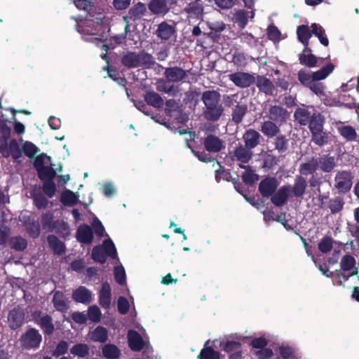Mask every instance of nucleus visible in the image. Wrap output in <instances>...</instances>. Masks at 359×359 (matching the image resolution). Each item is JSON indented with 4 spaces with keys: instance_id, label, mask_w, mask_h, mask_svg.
Returning a JSON list of instances; mask_svg holds the SVG:
<instances>
[{
    "instance_id": "nucleus-8",
    "label": "nucleus",
    "mask_w": 359,
    "mask_h": 359,
    "mask_svg": "<svg viewBox=\"0 0 359 359\" xmlns=\"http://www.w3.org/2000/svg\"><path fill=\"white\" fill-rule=\"evenodd\" d=\"M291 197V187L283 186L271 196V202L276 206L284 205Z\"/></svg>"
},
{
    "instance_id": "nucleus-26",
    "label": "nucleus",
    "mask_w": 359,
    "mask_h": 359,
    "mask_svg": "<svg viewBox=\"0 0 359 359\" xmlns=\"http://www.w3.org/2000/svg\"><path fill=\"white\" fill-rule=\"evenodd\" d=\"M32 198L34 205L39 208H45L48 204V200L41 192V187L35 186L32 191Z\"/></svg>"
},
{
    "instance_id": "nucleus-5",
    "label": "nucleus",
    "mask_w": 359,
    "mask_h": 359,
    "mask_svg": "<svg viewBox=\"0 0 359 359\" xmlns=\"http://www.w3.org/2000/svg\"><path fill=\"white\" fill-rule=\"evenodd\" d=\"M42 337L34 328L28 330L20 339L22 346L25 348H38L41 342Z\"/></svg>"
},
{
    "instance_id": "nucleus-7",
    "label": "nucleus",
    "mask_w": 359,
    "mask_h": 359,
    "mask_svg": "<svg viewBox=\"0 0 359 359\" xmlns=\"http://www.w3.org/2000/svg\"><path fill=\"white\" fill-rule=\"evenodd\" d=\"M353 176L350 172H338L335 177V187L339 192H346L352 187Z\"/></svg>"
},
{
    "instance_id": "nucleus-17",
    "label": "nucleus",
    "mask_w": 359,
    "mask_h": 359,
    "mask_svg": "<svg viewBox=\"0 0 359 359\" xmlns=\"http://www.w3.org/2000/svg\"><path fill=\"white\" fill-rule=\"evenodd\" d=\"M252 156L251 149L243 145L238 146L233 152V158L243 163H248L251 159Z\"/></svg>"
},
{
    "instance_id": "nucleus-31",
    "label": "nucleus",
    "mask_w": 359,
    "mask_h": 359,
    "mask_svg": "<svg viewBox=\"0 0 359 359\" xmlns=\"http://www.w3.org/2000/svg\"><path fill=\"white\" fill-rule=\"evenodd\" d=\"M53 302L55 308L57 311L65 312L68 309L67 301L62 292H56L53 296Z\"/></svg>"
},
{
    "instance_id": "nucleus-50",
    "label": "nucleus",
    "mask_w": 359,
    "mask_h": 359,
    "mask_svg": "<svg viewBox=\"0 0 359 359\" xmlns=\"http://www.w3.org/2000/svg\"><path fill=\"white\" fill-rule=\"evenodd\" d=\"M51 158L45 154H41L36 157L34 161V166L36 170L48 165H50Z\"/></svg>"
},
{
    "instance_id": "nucleus-9",
    "label": "nucleus",
    "mask_w": 359,
    "mask_h": 359,
    "mask_svg": "<svg viewBox=\"0 0 359 359\" xmlns=\"http://www.w3.org/2000/svg\"><path fill=\"white\" fill-rule=\"evenodd\" d=\"M204 146L208 151L217 153L224 149L225 144L218 137L209 135L204 140Z\"/></svg>"
},
{
    "instance_id": "nucleus-51",
    "label": "nucleus",
    "mask_w": 359,
    "mask_h": 359,
    "mask_svg": "<svg viewBox=\"0 0 359 359\" xmlns=\"http://www.w3.org/2000/svg\"><path fill=\"white\" fill-rule=\"evenodd\" d=\"M312 141L318 146H323L327 142V134L323 130L311 132Z\"/></svg>"
},
{
    "instance_id": "nucleus-2",
    "label": "nucleus",
    "mask_w": 359,
    "mask_h": 359,
    "mask_svg": "<svg viewBox=\"0 0 359 359\" xmlns=\"http://www.w3.org/2000/svg\"><path fill=\"white\" fill-rule=\"evenodd\" d=\"M122 64L128 68H135L141 67L148 69L154 65V60L152 56L144 52L135 53L129 52L122 57Z\"/></svg>"
},
{
    "instance_id": "nucleus-43",
    "label": "nucleus",
    "mask_w": 359,
    "mask_h": 359,
    "mask_svg": "<svg viewBox=\"0 0 359 359\" xmlns=\"http://www.w3.org/2000/svg\"><path fill=\"white\" fill-rule=\"evenodd\" d=\"M48 243L55 253L60 255L64 252L65 245L56 236H49L48 237Z\"/></svg>"
},
{
    "instance_id": "nucleus-18",
    "label": "nucleus",
    "mask_w": 359,
    "mask_h": 359,
    "mask_svg": "<svg viewBox=\"0 0 359 359\" xmlns=\"http://www.w3.org/2000/svg\"><path fill=\"white\" fill-rule=\"evenodd\" d=\"M76 237L81 243H90L93 238L92 229L88 225L80 226L77 229Z\"/></svg>"
},
{
    "instance_id": "nucleus-27",
    "label": "nucleus",
    "mask_w": 359,
    "mask_h": 359,
    "mask_svg": "<svg viewBox=\"0 0 359 359\" xmlns=\"http://www.w3.org/2000/svg\"><path fill=\"white\" fill-rule=\"evenodd\" d=\"M259 133L256 130H247L243 135L245 147L250 149L255 147L259 144Z\"/></svg>"
},
{
    "instance_id": "nucleus-34",
    "label": "nucleus",
    "mask_w": 359,
    "mask_h": 359,
    "mask_svg": "<svg viewBox=\"0 0 359 359\" xmlns=\"http://www.w3.org/2000/svg\"><path fill=\"white\" fill-rule=\"evenodd\" d=\"M309 123V129L311 133L323 130L324 120L319 112L313 113Z\"/></svg>"
},
{
    "instance_id": "nucleus-12",
    "label": "nucleus",
    "mask_w": 359,
    "mask_h": 359,
    "mask_svg": "<svg viewBox=\"0 0 359 359\" xmlns=\"http://www.w3.org/2000/svg\"><path fill=\"white\" fill-rule=\"evenodd\" d=\"M164 74L167 81L172 83L180 82L187 76L186 71L177 67L167 68Z\"/></svg>"
},
{
    "instance_id": "nucleus-22",
    "label": "nucleus",
    "mask_w": 359,
    "mask_h": 359,
    "mask_svg": "<svg viewBox=\"0 0 359 359\" xmlns=\"http://www.w3.org/2000/svg\"><path fill=\"white\" fill-rule=\"evenodd\" d=\"M223 113V107L218 104L214 106L205 107L204 115L206 119L212 121H217Z\"/></svg>"
},
{
    "instance_id": "nucleus-25",
    "label": "nucleus",
    "mask_w": 359,
    "mask_h": 359,
    "mask_svg": "<svg viewBox=\"0 0 359 359\" xmlns=\"http://www.w3.org/2000/svg\"><path fill=\"white\" fill-rule=\"evenodd\" d=\"M100 304L105 309L109 308L111 304V287L107 283L102 285L100 292Z\"/></svg>"
},
{
    "instance_id": "nucleus-54",
    "label": "nucleus",
    "mask_w": 359,
    "mask_h": 359,
    "mask_svg": "<svg viewBox=\"0 0 359 359\" xmlns=\"http://www.w3.org/2000/svg\"><path fill=\"white\" fill-rule=\"evenodd\" d=\"M10 245L16 250H23L26 248L27 241L20 236H16L11 239Z\"/></svg>"
},
{
    "instance_id": "nucleus-46",
    "label": "nucleus",
    "mask_w": 359,
    "mask_h": 359,
    "mask_svg": "<svg viewBox=\"0 0 359 359\" xmlns=\"http://www.w3.org/2000/svg\"><path fill=\"white\" fill-rule=\"evenodd\" d=\"M306 48L307 47H306L303 53L299 55V60L302 65L313 67L316 66L318 58L313 54L309 53H306Z\"/></svg>"
},
{
    "instance_id": "nucleus-3",
    "label": "nucleus",
    "mask_w": 359,
    "mask_h": 359,
    "mask_svg": "<svg viewBox=\"0 0 359 359\" xmlns=\"http://www.w3.org/2000/svg\"><path fill=\"white\" fill-rule=\"evenodd\" d=\"M355 265V260L351 255H346L342 257L340 262L341 269L335 272V276L339 285H344V283L351 276L358 273Z\"/></svg>"
},
{
    "instance_id": "nucleus-10",
    "label": "nucleus",
    "mask_w": 359,
    "mask_h": 359,
    "mask_svg": "<svg viewBox=\"0 0 359 359\" xmlns=\"http://www.w3.org/2000/svg\"><path fill=\"white\" fill-rule=\"evenodd\" d=\"M309 88L321 99L325 104L332 106L336 103V101L328 98L329 95L325 91L323 83L313 81L309 86Z\"/></svg>"
},
{
    "instance_id": "nucleus-21",
    "label": "nucleus",
    "mask_w": 359,
    "mask_h": 359,
    "mask_svg": "<svg viewBox=\"0 0 359 359\" xmlns=\"http://www.w3.org/2000/svg\"><path fill=\"white\" fill-rule=\"evenodd\" d=\"M306 181L302 177H297L294 180V184L291 187V197H301L302 196L306 190Z\"/></svg>"
},
{
    "instance_id": "nucleus-32",
    "label": "nucleus",
    "mask_w": 359,
    "mask_h": 359,
    "mask_svg": "<svg viewBox=\"0 0 359 359\" xmlns=\"http://www.w3.org/2000/svg\"><path fill=\"white\" fill-rule=\"evenodd\" d=\"M145 102L156 108H161L163 105V98L155 92H148L144 95Z\"/></svg>"
},
{
    "instance_id": "nucleus-14",
    "label": "nucleus",
    "mask_w": 359,
    "mask_h": 359,
    "mask_svg": "<svg viewBox=\"0 0 359 359\" xmlns=\"http://www.w3.org/2000/svg\"><path fill=\"white\" fill-rule=\"evenodd\" d=\"M313 113H316L312 107L307 108H299L294 114V116L301 125L306 126L311 120Z\"/></svg>"
},
{
    "instance_id": "nucleus-4",
    "label": "nucleus",
    "mask_w": 359,
    "mask_h": 359,
    "mask_svg": "<svg viewBox=\"0 0 359 359\" xmlns=\"http://www.w3.org/2000/svg\"><path fill=\"white\" fill-rule=\"evenodd\" d=\"M107 256L117 258L116 249L111 239L105 240L102 246L95 247L92 252L93 259L100 263L105 262Z\"/></svg>"
},
{
    "instance_id": "nucleus-11",
    "label": "nucleus",
    "mask_w": 359,
    "mask_h": 359,
    "mask_svg": "<svg viewBox=\"0 0 359 359\" xmlns=\"http://www.w3.org/2000/svg\"><path fill=\"white\" fill-rule=\"evenodd\" d=\"M279 355L283 359H300L301 355L297 353L296 349L286 343H280L277 344L276 347Z\"/></svg>"
},
{
    "instance_id": "nucleus-20",
    "label": "nucleus",
    "mask_w": 359,
    "mask_h": 359,
    "mask_svg": "<svg viewBox=\"0 0 359 359\" xmlns=\"http://www.w3.org/2000/svg\"><path fill=\"white\" fill-rule=\"evenodd\" d=\"M74 299L79 303L89 304L92 299L91 292L85 287L81 286L73 294Z\"/></svg>"
},
{
    "instance_id": "nucleus-42",
    "label": "nucleus",
    "mask_w": 359,
    "mask_h": 359,
    "mask_svg": "<svg viewBox=\"0 0 359 359\" xmlns=\"http://www.w3.org/2000/svg\"><path fill=\"white\" fill-rule=\"evenodd\" d=\"M339 134L347 141H354L357 137V133L354 128L351 126H344L338 128Z\"/></svg>"
},
{
    "instance_id": "nucleus-39",
    "label": "nucleus",
    "mask_w": 359,
    "mask_h": 359,
    "mask_svg": "<svg viewBox=\"0 0 359 359\" xmlns=\"http://www.w3.org/2000/svg\"><path fill=\"white\" fill-rule=\"evenodd\" d=\"M261 131L264 135L272 137L278 133L279 128L273 122L267 121L263 123Z\"/></svg>"
},
{
    "instance_id": "nucleus-40",
    "label": "nucleus",
    "mask_w": 359,
    "mask_h": 359,
    "mask_svg": "<svg viewBox=\"0 0 359 359\" xmlns=\"http://www.w3.org/2000/svg\"><path fill=\"white\" fill-rule=\"evenodd\" d=\"M311 27L312 28L311 33L318 38L321 44L325 46H327L329 41L327 38L324 36L325 33L324 28L316 23H313Z\"/></svg>"
},
{
    "instance_id": "nucleus-53",
    "label": "nucleus",
    "mask_w": 359,
    "mask_h": 359,
    "mask_svg": "<svg viewBox=\"0 0 359 359\" xmlns=\"http://www.w3.org/2000/svg\"><path fill=\"white\" fill-rule=\"evenodd\" d=\"M202 359H219V354L210 347H205L201 350L198 356Z\"/></svg>"
},
{
    "instance_id": "nucleus-48",
    "label": "nucleus",
    "mask_w": 359,
    "mask_h": 359,
    "mask_svg": "<svg viewBox=\"0 0 359 359\" xmlns=\"http://www.w3.org/2000/svg\"><path fill=\"white\" fill-rule=\"evenodd\" d=\"M7 149L8 157L11 156L15 161L22 156V150L15 140H11Z\"/></svg>"
},
{
    "instance_id": "nucleus-61",
    "label": "nucleus",
    "mask_w": 359,
    "mask_h": 359,
    "mask_svg": "<svg viewBox=\"0 0 359 359\" xmlns=\"http://www.w3.org/2000/svg\"><path fill=\"white\" fill-rule=\"evenodd\" d=\"M242 178L245 184H251L258 180V175L252 170L246 169L242 175Z\"/></svg>"
},
{
    "instance_id": "nucleus-44",
    "label": "nucleus",
    "mask_w": 359,
    "mask_h": 359,
    "mask_svg": "<svg viewBox=\"0 0 359 359\" xmlns=\"http://www.w3.org/2000/svg\"><path fill=\"white\" fill-rule=\"evenodd\" d=\"M20 142L22 143V150L27 156L32 158L39 152V148L32 142L23 141L22 139Z\"/></svg>"
},
{
    "instance_id": "nucleus-64",
    "label": "nucleus",
    "mask_w": 359,
    "mask_h": 359,
    "mask_svg": "<svg viewBox=\"0 0 359 359\" xmlns=\"http://www.w3.org/2000/svg\"><path fill=\"white\" fill-rule=\"evenodd\" d=\"M273 354V351L267 348H262L255 353V356L258 359H269Z\"/></svg>"
},
{
    "instance_id": "nucleus-58",
    "label": "nucleus",
    "mask_w": 359,
    "mask_h": 359,
    "mask_svg": "<svg viewBox=\"0 0 359 359\" xmlns=\"http://www.w3.org/2000/svg\"><path fill=\"white\" fill-rule=\"evenodd\" d=\"M332 248V239L330 237H324L318 243V249L323 253H327Z\"/></svg>"
},
{
    "instance_id": "nucleus-57",
    "label": "nucleus",
    "mask_w": 359,
    "mask_h": 359,
    "mask_svg": "<svg viewBox=\"0 0 359 359\" xmlns=\"http://www.w3.org/2000/svg\"><path fill=\"white\" fill-rule=\"evenodd\" d=\"M114 276L118 284L123 285L126 283V271L123 266H115Z\"/></svg>"
},
{
    "instance_id": "nucleus-37",
    "label": "nucleus",
    "mask_w": 359,
    "mask_h": 359,
    "mask_svg": "<svg viewBox=\"0 0 359 359\" xmlns=\"http://www.w3.org/2000/svg\"><path fill=\"white\" fill-rule=\"evenodd\" d=\"M318 168V158H312L308 162L301 165L299 172L301 174L308 175L314 172Z\"/></svg>"
},
{
    "instance_id": "nucleus-59",
    "label": "nucleus",
    "mask_w": 359,
    "mask_h": 359,
    "mask_svg": "<svg viewBox=\"0 0 359 359\" xmlns=\"http://www.w3.org/2000/svg\"><path fill=\"white\" fill-rule=\"evenodd\" d=\"M298 78L302 84L308 87L311 83L314 81L313 74H311L304 70H301L299 72Z\"/></svg>"
},
{
    "instance_id": "nucleus-6",
    "label": "nucleus",
    "mask_w": 359,
    "mask_h": 359,
    "mask_svg": "<svg viewBox=\"0 0 359 359\" xmlns=\"http://www.w3.org/2000/svg\"><path fill=\"white\" fill-rule=\"evenodd\" d=\"M229 78L236 86L242 88H248L255 82V78L252 74L243 72L231 74Z\"/></svg>"
},
{
    "instance_id": "nucleus-33",
    "label": "nucleus",
    "mask_w": 359,
    "mask_h": 359,
    "mask_svg": "<svg viewBox=\"0 0 359 359\" xmlns=\"http://www.w3.org/2000/svg\"><path fill=\"white\" fill-rule=\"evenodd\" d=\"M311 32L307 25H300L297 27V34L298 39L306 47L309 45V41L311 37Z\"/></svg>"
},
{
    "instance_id": "nucleus-1",
    "label": "nucleus",
    "mask_w": 359,
    "mask_h": 359,
    "mask_svg": "<svg viewBox=\"0 0 359 359\" xmlns=\"http://www.w3.org/2000/svg\"><path fill=\"white\" fill-rule=\"evenodd\" d=\"M109 19L102 13L96 16L89 14L88 16L77 23L76 29L87 41L102 43L104 34L109 30Z\"/></svg>"
},
{
    "instance_id": "nucleus-28",
    "label": "nucleus",
    "mask_w": 359,
    "mask_h": 359,
    "mask_svg": "<svg viewBox=\"0 0 359 359\" xmlns=\"http://www.w3.org/2000/svg\"><path fill=\"white\" fill-rule=\"evenodd\" d=\"M149 10L156 15H165L169 11V7L163 0H152L149 5Z\"/></svg>"
},
{
    "instance_id": "nucleus-63",
    "label": "nucleus",
    "mask_w": 359,
    "mask_h": 359,
    "mask_svg": "<svg viewBox=\"0 0 359 359\" xmlns=\"http://www.w3.org/2000/svg\"><path fill=\"white\" fill-rule=\"evenodd\" d=\"M268 337L265 335L255 338L251 341V346L255 348H264L268 344Z\"/></svg>"
},
{
    "instance_id": "nucleus-19",
    "label": "nucleus",
    "mask_w": 359,
    "mask_h": 359,
    "mask_svg": "<svg viewBox=\"0 0 359 359\" xmlns=\"http://www.w3.org/2000/svg\"><path fill=\"white\" fill-rule=\"evenodd\" d=\"M130 348L135 351L141 350L144 346L142 337L135 331L130 330L128 334Z\"/></svg>"
},
{
    "instance_id": "nucleus-29",
    "label": "nucleus",
    "mask_w": 359,
    "mask_h": 359,
    "mask_svg": "<svg viewBox=\"0 0 359 359\" xmlns=\"http://www.w3.org/2000/svg\"><path fill=\"white\" fill-rule=\"evenodd\" d=\"M202 100L205 107L218 104L220 100V95L214 90H208L203 93Z\"/></svg>"
},
{
    "instance_id": "nucleus-23",
    "label": "nucleus",
    "mask_w": 359,
    "mask_h": 359,
    "mask_svg": "<svg viewBox=\"0 0 359 359\" xmlns=\"http://www.w3.org/2000/svg\"><path fill=\"white\" fill-rule=\"evenodd\" d=\"M175 32L174 26L165 22L161 23L157 29V36L162 40L169 39Z\"/></svg>"
},
{
    "instance_id": "nucleus-49",
    "label": "nucleus",
    "mask_w": 359,
    "mask_h": 359,
    "mask_svg": "<svg viewBox=\"0 0 359 359\" xmlns=\"http://www.w3.org/2000/svg\"><path fill=\"white\" fill-rule=\"evenodd\" d=\"M102 353L108 359H116L118 358L120 351L116 346L107 344L103 347Z\"/></svg>"
},
{
    "instance_id": "nucleus-52",
    "label": "nucleus",
    "mask_w": 359,
    "mask_h": 359,
    "mask_svg": "<svg viewBox=\"0 0 359 359\" xmlns=\"http://www.w3.org/2000/svg\"><path fill=\"white\" fill-rule=\"evenodd\" d=\"M70 352L72 354L79 357H85L88 355L89 348L88 345L85 344H79L74 346L71 348Z\"/></svg>"
},
{
    "instance_id": "nucleus-56",
    "label": "nucleus",
    "mask_w": 359,
    "mask_h": 359,
    "mask_svg": "<svg viewBox=\"0 0 359 359\" xmlns=\"http://www.w3.org/2000/svg\"><path fill=\"white\" fill-rule=\"evenodd\" d=\"M145 11V6L143 4L138 3L130 10V18H139L144 13Z\"/></svg>"
},
{
    "instance_id": "nucleus-60",
    "label": "nucleus",
    "mask_w": 359,
    "mask_h": 359,
    "mask_svg": "<svg viewBox=\"0 0 359 359\" xmlns=\"http://www.w3.org/2000/svg\"><path fill=\"white\" fill-rule=\"evenodd\" d=\"M246 111V107L244 106L237 105L233 109L232 119L236 123H240Z\"/></svg>"
},
{
    "instance_id": "nucleus-36",
    "label": "nucleus",
    "mask_w": 359,
    "mask_h": 359,
    "mask_svg": "<svg viewBox=\"0 0 359 359\" xmlns=\"http://www.w3.org/2000/svg\"><path fill=\"white\" fill-rule=\"evenodd\" d=\"M318 161V166L323 172H331L335 167V159L332 156H324L320 157Z\"/></svg>"
},
{
    "instance_id": "nucleus-16",
    "label": "nucleus",
    "mask_w": 359,
    "mask_h": 359,
    "mask_svg": "<svg viewBox=\"0 0 359 359\" xmlns=\"http://www.w3.org/2000/svg\"><path fill=\"white\" fill-rule=\"evenodd\" d=\"M27 212L22 214L20 216V220L23 222L26 226V229L29 233L33 238L39 236L40 233V226L39 224L35 222L34 219L32 221L29 219V216H27Z\"/></svg>"
},
{
    "instance_id": "nucleus-47",
    "label": "nucleus",
    "mask_w": 359,
    "mask_h": 359,
    "mask_svg": "<svg viewBox=\"0 0 359 359\" xmlns=\"http://www.w3.org/2000/svg\"><path fill=\"white\" fill-rule=\"evenodd\" d=\"M37 172L39 178L42 180H49V181H50L56 175V172L51 167V164L39 168V170H38Z\"/></svg>"
},
{
    "instance_id": "nucleus-24",
    "label": "nucleus",
    "mask_w": 359,
    "mask_h": 359,
    "mask_svg": "<svg viewBox=\"0 0 359 359\" xmlns=\"http://www.w3.org/2000/svg\"><path fill=\"white\" fill-rule=\"evenodd\" d=\"M255 81L257 86L260 91L268 95L273 94L274 86L269 79L259 76Z\"/></svg>"
},
{
    "instance_id": "nucleus-15",
    "label": "nucleus",
    "mask_w": 359,
    "mask_h": 359,
    "mask_svg": "<svg viewBox=\"0 0 359 359\" xmlns=\"http://www.w3.org/2000/svg\"><path fill=\"white\" fill-rule=\"evenodd\" d=\"M24 313L20 309H14L10 311L8 322L11 328L15 330L23 323Z\"/></svg>"
},
{
    "instance_id": "nucleus-41",
    "label": "nucleus",
    "mask_w": 359,
    "mask_h": 359,
    "mask_svg": "<svg viewBox=\"0 0 359 359\" xmlns=\"http://www.w3.org/2000/svg\"><path fill=\"white\" fill-rule=\"evenodd\" d=\"M38 323L43 330L44 333L51 334L54 331V325L52 322V318L48 315H44L40 318Z\"/></svg>"
},
{
    "instance_id": "nucleus-30",
    "label": "nucleus",
    "mask_w": 359,
    "mask_h": 359,
    "mask_svg": "<svg viewBox=\"0 0 359 359\" xmlns=\"http://www.w3.org/2000/svg\"><path fill=\"white\" fill-rule=\"evenodd\" d=\"M79 198V194L78 193L66 189L61 194L60 201L65 205L73 206L78 203Z\"/></svg>"
},
{
    "instance_id": "nucleus-38",
    "label": "nucleus",
    "mask_w": 359,
    "mask_h": 359,
    "mask_svg": "<svg viewBox=\"0 0 359 359\" xmlns=\"http://www.w3.org/2000/svg\"><path fill=\"white\" fill-rule=\"evenodd\" d=\"M287 112L281 107L273 106L269 109V117L276 121H283L286 118Z\"/></svg>"
},
{
    "instance_id": "nucleus-35",
    "label": "nucleus",
    "mask_w": 359,
    "mask_h": 359,
    "mask_svg": "<svg viewBox=\"0 0 359 359\" xmlns=\"http://www.w3.org/2000/svg\"><path fill=\"white\" fill-rule=\"evenodd\" d=\"M107 330L102 326L96 327L90 333V338L94 341L104 343L107 340Z\"/></svg>"
},
{
    "instance_id": "nucleus-62",
    "label": "nucleus",
    "mask_w": 359,
    "mask_h": 359,
    "mask_svg": "<svg viewBox=\"0 0 359 359\" xmlns=\"http://www.w3.org/2000/svg\"><path fill=\"white\" fill-rule=\"evenodd\" d=\"M88 316L90 320L98 322L100 320L101 312L98 306H91L88 308Z\"/></svg>"
},
{
    "instance_id": "nucleus-55",
    "label": "nucleus",
    "mask_w": 359,
    "mask_h": 359,
    "mask_svg": "<svg viewBox=\"0 0 359 359\" xmlns=\"http://www.w3.org/2000/svg\"><path fill=\"white\" fill-rule=\"evenodd\" d=\"M255 13L253 11L246 13L243 11H240L236 13V18L238 24L241 27H244L248 23V18H253Z\"/></svg>"
},
{
    "instance_id": "nucleus-45",
    "label": "nucleus",
    "mask_w": 359,
    "mask_h": 359,
    "mask_svg": "<svg viewBox=\"0 0 359 359\" xmlns=\"http://www.w3.org/2000/svg\"><path fill=\"white\" fill-rule=\"evenodd\" d=\"M334 70V65L329 64L320 70L313 73L314 81L326 79Z\"/></svg>"
},
{
    "instance_id": "nucleus-13",
    "label": "nucleus",
    "mask_w": 359,
    "mask_h": 359,
    "mask_svg": "<svg viewBox=\"0 0 359 359\" xmlns=\"http://www.w3.org/2000/svg\"><path fill=\"white\" fill-rule=\"evenodd\" d=\"M277 187L278 183L275 178H266L260 182L259 189L264 197H268L272 196Z\"/></svg>"
}]
</instances>
